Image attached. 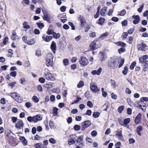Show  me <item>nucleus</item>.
<instances>
[{
	"label": "nucleus",
	"mask_w": 148,
	"mask_h": 148,
	"mask_svg": "<svg viewBox=\"0 0 148 148\" xmlns=\"http://www.w3.org/2000/svg\"><path fill=\"white\" fill-rule=\"evenodd\" d=\"M16 72L15 71H12L10 73V75L14 77H15L16 75Z\"/></svg>",
	"instance_id": "obj_53"
},
{
	"label": "nucleus",
	"mask_w": 148,
	"mask_h": 148,
	"mask_svg": "<svg viewBox=\"0 0 148 148\" xmlns=\"http://www.w3.org/2000/svg\"><path fill=\"white\" fill-rule=\"evenodd\" d=\"M37 25L40 29H42L44 26L43 23H37Z\"/></svg>",
	"instance_id": "obj_51"
},
{
	"label": "nucleus",
	"mask_w": 148,
	"mask_h": 148,
	"mask_svg": "<svg viewBox=\"0 0 148 148\" xmlns=\"http://www.w3.org/2000/svg\"><path fill=\"white\" fill-rule=\"evenodd\" d=\"M84 85V84L83 82L82 81H80L79 82L77 86V87L78 88H80L82 87Z\"/></svg>",
	"instance_id": "obj_39"
},
{
	"label": "nucleus",
	"mask_w": 148,
	"mask_h": 148,
	"mask_svg": "<svg viewBox=\"0 0 148 148\" xmlns=\"http://www.w3.org/2000/svg\"><path fill=\"white\" fill-rule=\"evenodd\" d=\"M10 96L11 97L15 99L16 101L18 102H21V101L19 100V99H21L19 94L16 92H13L10 94Z\"/></svg>",
	"instance_id": "obj_8"
},
{
	"label": "nucleus",
	"mask_w": 148,
	"mask_h": 148,
	"mask_svg": "<svg viewBox=\"0 0 148 148\" xmlns=\"http://www.w3.org/2000/svg\"><path fill=\"white\" fill-rule=\"evenodd\" d=\"M102 71V68H100L97 71L94 70L92 71L91 73V74L93 75H98L100 74Z\"/></svg>",
	"instance_id": "obj_17"
},
{
	"label": "nucleus",
	"mask_w": 148,
	"mask_h": 148,
	"mask_svg": "<svg viewBox=\"0 0 148 148\" xmlns=\"http://www.w3.org/2000/svg\"><path fill=\"white\" fill-rule=\"evenodd\" d=\"M132 17L134 19L133 21V23L134 24H137L139 22L140 18L138 15H133Z\"/></svg>",
	"instance_id": "obj_16"
},
{
	"label": "nucleus",
	"mask_w": 148,
	"mask_h": 148,
	"mask_svg": "<svg viewBox=\"0 0 148 148\" xmlns=\"http://www.w3.org/2000/svg\"><path fill=\"white\" fill-rule=\"evenodd\" d=\"M11 39L13 40L18 39V36L16 35V33L14 31H13L12 32V35L11 36Z\"/></svg>",
	"instance_id": "obj_19"
},
{
	"label": "nucleus",
	"mask_w": 148,
	"mask_h": 148,
	"mask_svg": "<svg viewBox=\"0 0 148 148\" xmlns=\"http://www.w3.org/2000/svg\"><path fill=\"white\" fill-rule=\"evenodd\" d=\"M66 7L65 6H63L60 8V10L62 12H64L66 11Z\"/></svg>",
	"instance_id": "obj_61"
},
{
	"label": "nucleus",
	"mask_w": 148,
	"mask_h": 148,
	"mask_svg": "<svg viewBox=\"0 0 148 148\" xmlns=\"http://www.w3.org/2000/svg\"><path fill=\"white\" fill-rule=\"evenodd\" d=\"M87 106L90 108H92L93 107V104L90 101H88L87 103Z\"/></svg>",
	"instance_id": "obj_57"
},
{
	"label": "nucleus",
	"mask_w": 148,
	"mask_h": 148,
	"mask_svg": "<svg viewBox=\"0 0 148 148\" xmlns=\"http://www.w3.org/2000/svg\"><path fill=\"white\" fill-rule=\"evenodd\" d=\"M124 108V106H121L119 107L118 109V111L119 113H121L123 110Z\"/></svg>",
	"instance_id": "obj_32"
},
{
	"label": "nucleus",
	"mask_w": 148,
	"mask_h": 148,
	"mask_svg": "<svg viewBox=\"0 0 148 148\" xmlns=\"http://www.w3.org/2000/svg\"><path fill=\"white\" fill-rule=\"evenodd\" d=\"M129 144H131L135 143V140L133 138H130L129 139Z\"/></svg>",
	"instance_id": "obj_55"
},
{
	"label": "nucleus",
	"mask_w": 148,
	"mask_h": 148,
	"mask_svg": "<svg viewBox=\"0 0 148 148\" xmlns=\"http://www.w3.org/2000/svg\"><path fill=\"white\" fill-rule=\"evenodd\" d=\"M83 136L81 135L79 136L77 139L76 140L77 143L78 144V145L80 147H82L84 143L83 142Z\"/></svg>",
	"instance_id": "obj_11"
},
{
	"label": "nucleus",
	"mask_w": 148,
	"mask_h": 148,
	"mask_svg": "<svg viewBox=\"0 0 148 148\" xmlns=\"http://www.w3.org/2000/svg\"><path fill=\"white\" fill-rule=\"evenodd\" d=\"M148 58V56L147 55H145L140 58L139 59V61L141 63H143L146 64L145 69L147 68L148 66V61L146 60Z\"/></svg>",
	"instance_id": "obj_5"
},
{
	"label": "nucleus",
	"mask_w": 148,
	"mask_h": 148,
	"mask_svg": "<svg viewBox=\"0 0 148 148\" xmlns=\"http://www.w3.org/2000/svg\"><path fill=\"white\" fill-rule=\"evenodd\" d=\"M35 39L34 38L30 40L27 41L26 43L29 45H32L35 43Z\"/></svg>",
	"instance_id": "obj_27"
},
{
	"label": "nucleus",
	"mask_w": 148,
	"mask_h": 148,
	"mask_svg": "<svg viewBox=\"0 0 148 148\" xmlns=\"http://www.w3.org/2000/svg\"><path fill=\"white\" fill-rule=\"evenodd\" d=\"M144 7V5H141L140 7L138 9L137 11L140 13L142 11V10L143 9Z\"/></svg>",
	"instance_id": "obj_63"
},
{
	"label": "nucleus",
	"mask_w": 148,
	"mask_h": 148,
	"mask_svg": "<svg viewBox=\"0 0 148 148\" xmlns=\"http://www.w3.org/2000/svg\"><path fill=\"white\" fill-rule=\"evenodd\" d=\"M147 47V46L146 44L144 42H142L141 44H138L137 45V48L138 50H139L145 51V48Z\"/></svg>",
	"instance_id": "obj_12"
},
{
	"label": "nucleus",
	"mask_w": 148,
	"mask_h": 148,
	"mask_svg": "<svg viewBox=\"0 0 148 148\" xmlns=\"http://www.w3.org/2000/svg\"><path fill=\"white\" fill-rule=\"evenodd\" d=\"M130 119L129 118L126 119H124V126H126L129 123L130 121Z\"/></svg>",
	"instance_id": "obj_36"
},
{
	"label": "nucleus",
	"mask_w": 148,
	"mask_h": 148,
	"mask_svg": "<svg viewBox=\"0 0 148 148\" xmlns=\"http://www.w3.org/2000/svg\"><path fill=\"white\" fill-rule=\"evenodd\" d=\"M116 45H119L121 47H125L126 45L125 43L122 41L117 42H116Z\"/></svg>",
	"instance_id": "obj_28"
},
{
	"label": "nucleus",
	"mask_w": 148,
	"mask_h": 148,
	"mask_svg": "<svg viewBox=\"0 0 148 148\" xmlns=\"http://www.w3.org/2000/svg\"><path fill=\"white\" fill-rule=\"evenodd\" d=\"M128 71V69L127 67L125 66L124 68V70L122 71V73L124 75H125L127 74Z\"/></svg>",
	"instance_id": "obj_38"
},
{
	"label": "nucleus",
	"mask_w": 148,
	"mask_h": 148,
	"mask_svg": "<svg viewBox=\"0 0 148 148\" xmlns=\"http://www.w3.org/2000/svg\"><path fill=\"white\" fill-rule=\"evenodd\" d=\"M140 101L141 102L144 101L147 102L148 101V98L147 97H143L140 99Z\"/></svg>",
	"instance_id": "obj_37"
},
{
	"label": "nucleus",
	"mask_w": 148,
	"mask_h": 148,
	"mask_svg": "<svg viewBox=\"0 0 148 148\" xmlns=\"http://www.w3.org/2000/svg\"><path fill=\"white\" fill-rule=\"evenodd\" d=\"M23 25L24 28L25 29H28L30 28V26L28 25V23L26 22H25L23 23Z\"/></svg>",
	"instance_id": "obj_31"
},
{
	"label": "nucleus",
	"mask_w": 148,
	"mask_h": 148,
	"mask_svg": "<svg viewBox=\"0 0 148 148\" xmlns=\"http://www.w3.org/2000/svg\"><path fill=\"white\" fill-rule=\"evenodd\" d=\"M91 125V122L90 121L87 120L85 121L84 123V124L82 125V130L84 131L85 128L88 127Z\"/></svg>",
	"instance_id": "obj_13"
},
{
	"label": "nucleus",
	"mask_w": 148,
	"mask_h": 148,
	"mask_svg": "<svg viewBox=\"0 0 148 148\" xmlns=\"http://www.w3.org/2000/svg\"><path fill=\"white\" fill-rule=\"evenodd\" d=\"M81 128L80 126L78 125H76L73 127L74 130L75 131L79 130Z\"/></svg>",
	"instance_id": "obj_42"
},
{
	"label": "nucleus",
	"mask_w": 148,
	"mask_h": 148,
	"mask_svg": "<svg viewBox=\"0 0 148 148\" xmlns=\"http://www.w3.org/2000/svg\"><path fill=\"white\" fill-rule=\"evenodd\" d=\"M79 20L80 22V25L82 27H83L86 23V21L85 19L82 18H80Z\"/></svg>",
	"instance_id": "obj_25"
},
{
	"label": "nucleus",
	"mask_w": 148,
	"mask_h": 148,
	"mask_svg": "<svg viewBox=\"0 0 148 148\" xmlns=\"http://www.w3.org/2000/svg\"><path fill=\"white\" fill-rule=\"evenodd\" d=\"M44 16H43V19L44 20L46 21L49 23H51V19L50 15L46 11H43Z\"/></svg>",
	"instance_id": "obj_7"
},
{
	"label": "nucleus",
	"mask_w": 148,
	"mask_h": 148,
	"mask_svg": "<svg viewBox=\"0 0 148 148\" xmlns=\"http://www.w3.org/2000/svg\"><path fill=\"white\" fill-rule=\"evenodd\" d=\"M45 87L47 88L48 90H49L52 87V86L50 84H46L45 85Z\"/></svg>",
	"instance_id": "obj_44"
},
{
	"label": "nucleus",
	"mask_w": 148,
	"mask_h": 148,
	"mask_svg": "<svg viewBox=\"0 0 148 148\" xmlns=\"http://www.w3.org/2000/svg\"><path fill=\"white\" fill-rule=\"evenodd\" d=\"M126 12L125 10H123L121 11L120 13L119 14L121 16H123L126 14Z\"/></svg>",
	"instance_id": "obj_50"
},
{
	"label": "nucleus",
	"mask_w": 148,
	"mask_h": 148,
	"mask_svg": "<svg viewBox=\"0 0 148 148\" xmlns=\"http://www.w3.org/2000/svg\"><path fill=\"white\" fill-rule=\"evenodd\" d=\"M42 145L40 143H38L35 145L34 147L36 148H41Z\"/></svg>",
	"instance_id": "obj_52"
},
{
	"label": "nucleus",
	"mask_w": 148,
	"mask_h": 148,
	"mask_svg": "<svg viewBox=\"0 0 148 148\" xmlns=\"http://www.w3.org/2000/svg\"><path fill=\"white\" fill-rule=\"evenodd\" d=\"M105 19L102 17L100 18L97 23L100 25H102V24L104 23L105 21Z\"/></svg>",
	"instance_id": "obj_26"
},
{
	"label": "nucleus",
	"mask_w": 148,
	"mask_h": 148,
	"mask_svg": "<svg viewBox=\"0 0 148 148\" xmlns=\"http://www.w3.org/2000/svg\"><path fill=\"white\" fill-rule=\"evenodd\" d=\"M53 37L56 39H58L60 37V35L59 33H56L54 32L53 33Z\"/></svg>",
	"instance_id": "obj_30"
},
{
	"label": "nucleus",
	"mask_w": 148,
	"mask_h": 148,
	"mask_svg": "<svg viewBox=\"0 0 148 148\" xmlns=\"http://www.w3.org/2000/svg\"><path fill=\"white\" fill-rule=\"evenodd\" d=\"M68 24L71 27L72 30H75V26L72 23L69 22L68 23Z\"/></svg>",
	"instance_id": "obj_60"
},
{
	"label": "nucleus",
	"mask_w": 148,
	"mask_h": 148,
	"mask_svg": "<svg viewBox=\"0 0 148 148\" xmlns=\"http://www.w3.org/2000/svg\"><path fill=\"white\" fill-rule=\"evenodd\" d=\"M90 87L93 92L96 93L100 91V89L98 87L95 83L92 82L90 85Z\"/></svg>",
	"instance_id": "obj_4"
},
{
	"label": "nucleus",
	"mask_w": 148,
	"mask_h": 148,
	"mask_svg": "<svg viewBox=\"0 0 148 148\" xmlns=\"http://www.w3.org/2000/svg\"><path fill=\"white\" fill-rule=\"evenodd\" d=\"M82 99V98H81L79 97H77L76 98V100L74 101V102L72 103V104H73L74 103H76L78 102L80 100Z\"/></svg>",
	"instance_id": "obj_48"
},
{
	"label": "nucleus",
	"mask_w": 148,
	"mask_h": 148,
	"mask_svg": "<svg viewBox=\"0 0 148 148\" xmlns=\"http://www.w3.org/2000/svg\"><path fill=\"white\" fill-rule=\"evenodd\" d=\"M135 104H137L138 106V108H142V107L143 106H146L145 104L143 102H140L138 103V102H135Z\"/></svg>",
	"instance_id": "obj_24"
},
{
	"label": "nucleus",
	"mask_w": 148,
	"mask_h": 148,
	"mask_svg": "<svg viewBox=\"0 0 148 148\" xmlns=\"http://www.w3.org/2000/svg\"><path fill=\"white\" fill-rule=\"evenodd\" d=\"M8 38L7 36L5 38L3 41V44L4 45H6L7 44V42L8 41Z\"/></svg>",
	"instance_id": "obj_58"
},
{
	"label": "nucleus",
	"mask_w": 148,
	"mask_h": 148,
	"mask_svg": "<svg viewBox=\"0 0 148 148\" xmlns=\"http://www.w3.org/2000/svg\"><path fill=\"white\" fill-rule=\"evenodd\" d=\"M110 83L111 84V86L113 88H114L116 87V82L114 80L111 79L110 80Z\"/></svg>",
	"instance_id": "obj_33"
},
{
	"label": "nucleus",
	"mask_w": 148,
	"mask_h": 148,
	"mask_svg": "<svg viewBox=\"0 0 148 148\" xmlns=\"http://www.w3.org/2000/svg\"><path fill=\"white\" fill-rule=\"evenodd\" d=\"M54 32L53 29H48L47 31V33L49 35L53 34V33Z\"/></svg>",
	"instance_id": "obj_49"
},
{
	"label": "nucleus",
	"mask_w": 148,
	"mask_h": 148,
	"mask_svg": "<svg viewBox=\"0 0 148 148\" xmlns=\"http://www.w3.org/2000/svg\"><path fill=\"white\" fill-rule=\"evenodd\" d=\"M97 134V132L96 131L94 130L91 132V135L93 137H95L96 136Z\"/></svg>",
	"instance_id": "obj_59"
},
{
	"label": "nucleus",
	"mask_w": 148,
	"mask_h": 148,
	"mask_svg": "<svg viewBox=\"0 0 148 148\" xmlns=\"http://www.w3.org/2000/svg\"><path fill=\"white\" fill-rule=\"evenodd\" d=\"M142 127L141 126H138L137 128L136 132L137 134L140 136L141 135V133L140 132L142 131Z\"/></svg>",
	"instance_id": "obj_23"
},
{
	"label": "nucleus",
	"mask_w": 148,
	"mask_h": 148,
	"mask_svg": "<svg viewBox=\"0 0 148 148\" xmlns=\"http://www.w3.org/2000/svg\"><path fill=\"white\" fill-rule=\"evenodd\" d=\"M43 76L46 79L49 80L53 81L55 79L53 75L48 72L45 73Z\"/></svg>",
	"instance_id": "obj_6"
},
{
	"label": "nucleus",
	"mask_w": 148,
	"mask_h": 148,
	"mask_svg": "<svg viewBox=\"0 0 148 148\" xmlns=\"http://www.w3.org/2000/svg\"><path fill=\"white\" fill-rule=\"evenodd\" d=\"M116 132V136L119 140H122L123 138V137L121 131H117Z\"/></svg>",
	"instance_id": "obj_20"
},
{
	"label": "nucleus",
	"mask_w": 148,
	"mask_h": 148,
	"mask_svg": "<svg viewBox=\"0 0 148 148\" xmlns=\"http://www.w3.org/2000/svg\"><path fill=\"white\" fill-rule=\"evenodd\" d=\"M75 140L73 138L69 139L68 141V144L69 145H71L74 143H75Z\"/></svg>",
	"instance_id": "obj_34"
},
{
	"label": "nucleus",
	"mask_w": 148,
	"mask_h": 148,
	"mask_svg": "<svg viewBox=\"0 0 148 148\" xmlns=\"http://www.w3.org/2000/svg\"><path fill=\"white\" fill-rule=\"evenodd\" d=\"M25 106L27 108H29L32 106L31 103L29 102H27L25 103Z\"/></svg>",
	"instance_id": "obj_64"
},
{
	"label": "nucleus",
	"mask_w": 148,
	"mask_h": 148,
	"mask_svg": "<svg viewBox=\"0 0 148 148\" xmlns=\"http://www.w3.org/2000/svg\"><path fill=\"white\" fill-rule=\"evenodd\" d=\"M51 49L53 51L54 53H55V51L56 50V44L55 42L53 41L51 45Z\"/></svg>",
	"instance_id": "obj_18"
},
{
	"label": "nucleus",
	"mask_w": 148,
	"mask_h": 148,
	"mask_svg": "<svg viewBox=\"0 0 148 148\" xmlns=\"http://www.w3.org/2000/svg\"><path fill=\"white\" fill-rule=\"evenodd\" d=\"M136 64V63L135 62H133L132 63L131 65L130 66V68L131 70H133L134 67Z\"/></svg>",
	"instance_id": "obj_41"
},
{
	"label": "nucleus",
	"mask_w": 148,
	"mask_h": 148,
	"mask_svg": "<svg viewBox=\"0 0 148 148\" xmlns=\"http://www.w3.org/2000/svg\"><path fill=\"white\" fill-rule=\"evenodd\" d=\"M125 49L124 47H121L120 49H118V52L119 53L124 52Z\"/></svg>",
	"instance_id": "obj_54"
},
{
	"label": "nucleus",
	"mask_w": 148,
	"mask_h": 148,
	"mask_svg": "<svg viewBox=\"0 0 148 148\" xmlns=\"http://www.w3.org/2000/svg\"><path fill=\"white\" fill-rule=\"evenodd\" d=\"M128 33L127 32H124L123 33V35L121 36L122 39H125L128 36Z\"/></svg>",
	"instance_id": "obj_47"
},
{
	"label": "nucleus",
	"mask_w": 148,
	"mask_h": 148,
	"mask_svg": "<svg viewBox=\"0 0 148 148\" xmlns=\"http://www.w3.org/2000/svg\"><path fill=\"white\" fill-rule=\"evenodd\" d=\"M107 10V8L106 7H104L102 8L100 11V14L103 16H105V13Z\"/></svg>",
	"instance_id": "obj_21"
},
{
	"label": "nucleus",
	"mask_w": 148,
	"mask_h": 148,
	"mask_svg": "<svg viewBox=\"0 0 148 148\" xmlns=\"http://www.w3.org/2000/svg\"><path fill=\"white\" fill-rule=\"evenodd\" d=\"M118 63L117 59H111L109 62L108 66L110 69H114L117 66Z\"/></svg>",
	"instance_id": "obj_2"
},
{
	"label": "nucleus",
	"mask_w": 148,
	"mask_h": 148,
	"mask_svg": "<svg viewBox=\"0 0 148 148\" xmlns=\"http://www.w3.org/2000/svg\"><path fill=\"white\" fill-rule=\"evenodd\" d=\"M53 56L51 53H48L46 57V64L48 67H52L53 65Z\"/></svg>",
	"instance_id": "obj_1"
},
{
	"label": "nucleus",
	"mask_w": 148,
	"mask_h": 148,
	"mask_svg": "<svg viewBox=\"0 0 148 148\" xmlns=\"http://www.w3.org/2000/svg\"><path fill=\"white\" fill-rule=\"evenodd\" d=\"M127 22L126 20H124L122 22V25L123 26H126L127 25Z\"/></svg>",
	"instance_id": "obj_62"
},
{
	"label": "nucleus",
	"mask_w": 148,
	"mask_h": 148,
	"mask_svg": "<svg viewBox=\"0 0 148 148\" xmlns=\"http://www.w3.org/2000/svg\"><path fill=\"white\" fill-rule=\"evenodd\" d=\"M63 62L64 66H67L69 63V60L67 59H64L63 60Z\"/></svg>",
	"instance_id": "obj_43"
},
{
	"label": "nucleus",
	"mask_w": 148,
	"mask_h": 148,
	"mask_svg": "<svg viewBox=\"0 0 148 148\" xmlns=\"http://www.w3.org/2000/svg\"><path fill=\"white\" fill-rule=\"evenodd\" d=\"M108 33L107 32H106L101 35L100 37L99 38L102 39H103L105 38L107 36H108Z\"/></svg>",
	"instance_id": "obj_35"
},
{
	"label": "nucleus",
	"mask_w": 148,
	"mask_h": 148,
	"mask_svg": "<svg viewBox=\"0 0 148 148\" xmlns=\"http://www.w3.org/2000/svg\"><path fill=\"white\" fill-rule=\"evenodd\" d=\"M90 47L92 50H95L99 48V47L96 45V41H94L90 44Z\"/></svg>",
	"instance_id": "obj_14"
},
{
	"label": "nucleus",
	"mask_w": 148,
	"mask_h": 148,
	"mask_svg": "<svg viewBox=\"0 0 148 148\" xmlns=\"http://www.w3.org/2000/svg\"><path fill=\"white\" fill-rule=\"evenodd\" d=\"M33 101L35 103H38L39 101V99L38 97L35 96H33L32 98Z\"/></svg>",
	"instance_id": "obj_40"
},
{
	"label": "nucleus",
	"mask_w": 148,
	"mask_h": 148,
	"mask_svg": "<svg viewBox=\"0 0 148 148\" xmlns=\"http://www.w3.org/2000/svg\"><path fill=\"white\" fill-rule=\"evenodd\" d=\"M24 125V123L21 120H19L16 123L15 127L17 129H21L22 128Z\"/></svg>",
	"instance_id": "obj_10"
},
{
	"label": "nucleus",
	"mask_w": 148,
	"mask_h": 148,
	"mask_svg": "<svg viewBox=\"0 0 148 148\" xmlns=\"http://www.w3.org/2000/svg\"><path fill=\"white\" fill-rule=\"evenodd\" d=\"M100 53V54H101V55L100 56V59L101 61H103V60H105L106 58L105 56L103 53Z\"/></svg>",
	"instance_id": "obj_46"
},
{
	"label": "nucleus",
	"mask_w": 148,
	"mask_h": 148,
	"mask_svg": "<svg viewBox=\"0 0 148 148\" xmlns=\"http://www.w3.org/2000/svg\"><path fill=\"white\" fill-rule=\"evenodd\" d=\"M124 62V59L123 58L121 59L120 63L119 64V67L120 68L123 65Z\"/></svg>",
	"instance_id": "obj_56"
},
{
	"label": "nucleus",
	"mask_w": 148,
	"mask_h": 148,
	"mask_svg": "<svg viewBox=\"0 0 148 148\" xmlns=\"http://www.w3.org/2000/svg\"><path fill=\"white\" fill-rule=\"evenodd\" d=\"M79 62L80 64L84 66L87 65L88 63V60L86 58L83 57H81Z\"/></svg>",
	"instance_id": "obj_9"
},
{
	"label": "nucleus",
	"mask_w": 148,
	"mask_h": 148,
	"mask_svg": "<svg viewBox=\"0 0 148 148\" xmlns=\"http://www.w3.org/2000/svg\"><path fill=\"white\" fill-rule=\"evenodd\" d=\"M52 38V37L51 36H46L45 37H44V36L42 37V39L43 40L48 42L51 40Z\"/></svg>",
	"instance_id": "obj_22"
},
{
	"label": "nucleus",
	"mask_w": 148,
	"mask_h": 148,
	"mask_svg": "<svg viewBox=\"0 0 148 148\" xmlns=\"http://www.w3.org/2000/svg\"><path fill=\"white\" fill-rule=\"evenodd\" d=\"M42 117L40 115L38 114L35 116L32 117L31 116H29L27 118V120L30 122H34L36 123L38 121H40L42 119Z\"/></svg>",
	"instance_id": "obj_3"
},
{
	"label": "nucleus",
	"mask_w": 148,
	"mask_h": 148,
	"mask_svg": "<svg viewBox=\"0 0 148 148\" xmlns=\"http://www.w3.org/2000/svg\"><path fill=\"white\" fill-rule=\"evenodd\" d=\"M142 114L140 113H139L136 116L135 119V122L136 124H138L140 122L141 120Z\"/></svg>",
	"instance_id": "obj_15"
},
{
	"label": "nucleus",
	"mask_w": 148,
	"mask_h": 148,
	"mask_svg": "<svg viewBox=\"0 0 148 148\" xmlns=\"http://www.w3.org/2000/svg\"><path fill=\"white\" fill-rule=\"evenodd\" d=\"M100 114V113L99 112H93L92 116L93 117L97 118L99 117Z\"/></svg>",
	"instance_id": "obj_29"
},
{
	"label": "nucleus",
	"mask_w": 148,
	"mask_h": 148,
	"mask_svg": "<svg viewBox=\"0 0 148 148\" xmlns=\"http://www.w3.org/2000/svg\"><path fill=\"white\" fill-rule=\"evenodd\" d=\"M49 141L52 144H55L56 143V140L53 138H51L49 140Z\"/></svg>",
	"instance_id": "obj_45"
}]
</instances>
